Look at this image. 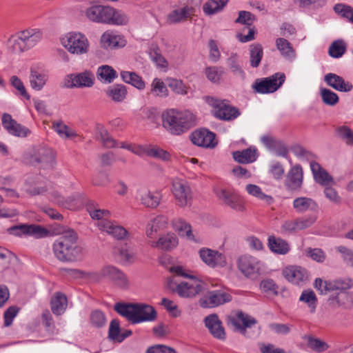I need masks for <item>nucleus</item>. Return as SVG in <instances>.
Wrapping results in <instances>:
<instances>
[{"label":"nucleus","instance_id":"1","mask_svg":"<svg viewBox=\"0 0 353 353\" xmlns=\"http://www.w3.org/2000/svg\"><path fill=\"white\" fill-rule=\"evenodd\" d=\"M170 272L175 274L168 279L167 285L172 292L182 298H193L204 289V283L185 272L181 266H174Z\"/></svg>","mask_w":353,"mask_h":353},{"label":"nucleus","instance_id":"2","mask_svg":"<svg viewBox=\"0 0 353 353\" xmlns=\"http://www.w3.org/2000/svg\"><path fill=\"white\" fill-rule=\"evenodd\" d=\"M78 235L71 229L63 231L52 244V252L61 262H75L83 256V249L78 243Z\"/></svg>","mask_w":353,"mask_h":353},{"label":"nucleus","instance_id":"3","mask_svg":"<svg viewBox=\"0 0 353 353\" xmlns=\"http://www.w3.org/2000/svg\"><path fill=\"white\" fill-rule=\"evenodd\" d=\"M195 123L194 115L188 110L168 109L162 113V125L172 134L179 135Z\"/></svg>","mask_w":353,"mask_h":353},{"label":"nucleus","instance_id":"4","mask_svg":"<svg viewBox=\"0 0 353 353\" xmlns=\"http://www.w3.org/2000/svg\"><path fill=\"white\" fill-rule=\"evenodd\" d=\"M114 309L121 316L134 324L152 321L157 317V312L154 307L147 304L117 303Z\"/></svg>","mask_w":353,"mask_h":353},{"label":"nucleus","instance_id":"5","mask_svg":"<svg viewBox=\"0 0 353 353\" xmlns=\"http://www.w3.org/2000/svg\"><path fill=\"white\" fill-rule=\"evenodd\" d=\"M60 43L69 53L77 56L86 54L90 50L89 40L81 32L72 31L63 34Z\"/></svg>","mask_w":353,"mask_h":353},{"label":"nucleus","instance_id":"6","mask_svg":"<svg viewBox=\"0 0 353 353\" xmlns=\"http://www.w3.org/2000/svg\"><path fill=\"white\" fill-rule=\"evenodd\" d=\"M237 268L247 279H257L264 270V263L251 255H242L237 259Z\"/></svg>","mask_w":353,"mask_h":353},{"label":"nucleus","instance_id":"7","mask_svg":"<svg viewBox=\"0 0 353 353\" xmlns=\"http://www.w3.org/2000/svg\"><path fill=\"white\" fill-rule=\"evenodd\" d=\"M205 101L213 108L212 112L214 117L219 119L231 121L235 119L240 115L239 110L231 106L228 101L208 97H206Z\"/></svg>","mask_w":353,"mask_h":353},{"label":"nucleus","instance_id":"8","mask_svg":"<svg viewBox=\"0 0 353 353\" xmlns=\"http://www.w3.org/2000/svg\"><path fill=\"white\" fill-rule=\"evenodd\" d=\"M226 321L233 330L245 335L246 329L250 328L257 323V321L241 310H234L226 316Z\"/></svg>","mask_w":353,"mask_h":353},{"label":"nucleus","instance_id":"9","mask_svg":"<svg viewBox=\"0 0 353 353\" xmlns=\"http://www.w3.org/2000/svg\"><path fill=\"white\" fill-rule=\"evenodd\" d=\"M172 192L176 204L185 208L190 206L192 201V190L188 182L180 179H174L172 183Z\"/></svg>","mask_w":353,"mask_h":353},{"label":"nucleus","instance_id":"10","mask_svg":"<svg viewBox=\"0 0 353 353\" xmlns=\"http://www.w3.org/2000/svg\"><path fill=\"white\" fill-rule=\"evenodd\" d=\"M285 79V76L283 73L278 72L269 77L256 79L252 87L257 93H272L282 85Z\"/></svg>","mask_w":353,"mask_h":353},{"label":"nucleus","instance_id":"11","mask_svg":"<svg viewBox=\"0 0 353 353\" xmlns=\"http://www.w3.org/2000/svg\"><path fill=\"white\" fill-rule=\"evenodd\" d=\"M352 285V281L350 279H340L331 281L332 291L339 290L340 292L336 296L330 299V304L334 307H339L347 302H352L353 295L343 292L350 289Z\"/></svg>","mask_w":353,"mask_h":353},{"label":"nucleus","instance_id":"12","mask_svg":"<svg viewBox=\"0 0 353 353\" xmlns=\"http://www.w3.org/2000/svg\"><path fill=\"white\" fill-rule=\"evenodd\" d=\"M213 192L218 199L232 209L238 212L244 210L243 199L236 192L220 185L214 186Z\"/></svg>","mask_w":353,"mask_h":353},{"label":"nucleus","instance_id":"13","mask_svg":"<svg viewBox=\"0 0 353 353\" xmlns=\"http://www.w3.org/2000/svg\"><path fill=\"white\" fill-rule=\"evenodd\" d=\"M232 301V295L225 290H215L208 292L199 300L203 308H212Z\"/></svg>","mask_w":353,"mask_h":353},{"label":"nucleus","instance_id":"14","mask_svg":"<svg viewBox=\"0 0 353 353\" xmlns=\"http://www.w3.org/2000/svg\"><path fill=\"white\" fill-rule=\"evenodd\" d=\"M95 81L93 72L85 70L79 73L68 74L65 78V85L67 88H91Z\"/></svg>","mask_w":353,"mask_h":353},{"label":"nucleus","instance_id":"15","mask_svg":"<svg viewBox=\"0 0 353 353\" xmlns=\"http://www.w3.org/2000/svg\"><path fill=\"white\" fill-rule=\"evenodd\" d=\"M99 229L117 240L128 239L130 233L123 226L116 221L104 219L98 223Z\"/></svg>","mask_w":353,"mask_h":353},{"label":"nucleus","instance_id":"16","mask_svg":"<svg viewBox=\"0 0 353 353\" xmlns=\"http://www.w3.org/2000/svg\"><path fill=\"white\" fill-rule=\"evenodd\" d=\"M10 234L15 236L30 235L35 238H43L48 235L49 231L41 225L20 224L8 229Z\"/></svg>","mask_w":353,"mask_h":353},{"label":"nucleus","instance_id":"17","mask_svg":"<svg viewBox=\"0 0 353 353\" xmlns=\"http://www.w3.org/2000/svg\"><path fill=\"white\" fill-rule=\"evenodd\" d=\"M100 276L112 281L117 287L126 289L129 287V281L126 275L117 268L112 265H106L101 268L99 272Z\"/></svg>","mask_w":353,"mask_h":353},{"label":"nucleus","instance_id":"18","mask_svg":"<svg viewBox=\"0 0 353 353\" xmlns=\"http://www.w3.org/2000/svg\"><path fill=\"white\" fill-rule=\"evenodd\" d=\"M137 199L144 207L155 209L161 203L162 193L158 190H150L143 188L138 190Z\"/></svg>","mask_w":353,"mask_h":353},{"label":"nucleus","instance_id":"19","mask_svg":"<svg viewBox=\"0 0 353 353\" xmlns=\"http://www.w3.org/2000/svg\"><path fill=\"white\" fill-rule=\"evenodd\" d=\"M127 43L125 37L119 32L108 30L104 32L100 39L101 46L106 50L123 48Z\"/></svg>","mask_w":353,"mask_h":353},{"label":"nucleus","instance_id":"20","mask_svg":"<svg viewBox=\"0 0 353 353\" xmlns=\"http://www.w3.org/2000/svg\"><path fill=\"white\" fill-rule=\"evenodd\" d=\"M54 159V152L51 149L39 148H32L23 154V161L27 163H48Z\"/></svg>","mask_w":353,"mask_h":353},{"label":"nucleus","instance_id":"21","mask_svg":"<svg viewBox=\"0 0 353 353\" xmlns=\"http://www.w3.org/2000/svg\"><path fill=\"white\" fill-rule=\"evenodd\" d=\"M199 253L202 261L210 268L224 267L227 263L225 256L218 251L203 248Z\"/></svg>","mask_w":353,"mask_h":353},{"label":"nucleus","instance_id":"22","mask_svg":"<svg viewBox=\"0 0 353 353\" xmlns=\"http://www.w3.org/2000/svg\"><path fill=\"white\" fill-rule=\"evenodd\" d=\"M303 181V173L300 165H295L288 171L285 180V186L289 191L301 190Z\"/></svg>","mask_w":353,"mask_h":353},{"label":"nucleus","instance_id":"23","mask_svg":"<svg viewBox=\"0 0 353 353\" xmlns=\"http://www.w3.org/2000/svg\"><path fill=\"white\" fill-rule=\"evenodd\" d=\"M191 141L194 145L207 148H213L217 144L215 134L206 129L194 132L191 135Z\"/></svg>","mask_w":353,"mask_h":353},{"label":"nucleus","instance_id":"24","mask_svg":"<svg viewBox=\"0 0 353 353\" xmlns=\"http://www.w3.org/2000/svg\"><path fill=\"white\" fill-rule=\"evenodd\" d=\"M283 276L290 283L294 285L304 283L308 279L307 271L296 265H290L283 270Z\"/></svg>","mask_w":353,"mask_h":353},{"label":"nucleus","instance_id":"25","mask_svg":"<svg viewBox=\"0 0 353 353\" xmlns=\"http://www.w3.org/2000/svg\"><path fill=\"white\" fill-rule=\"evenodd\" d=\"M236 23H240L245 26V28L248 30L247 34L242 33L239 34L237 37L241 42L246 43L252 41L254 38V28L252 27V15L250 12L247 11H241L239 14V17L235 21Z\"/></svg>","mask_w":353,"mask_h":353},{"label":"nucleus","instance_id":"26","mask_svg":"<svg viewBox=\"0 0 353 353\" xmlns=\"http://www.w3.org/2000/svg\"><path fill=\"white\" fill-rule=\"evenodd\" d=\"M324 81L334 90L341 92H349L353 89L351 82L345 81L342 77L334 74L327 73L324 76Z\"/></svg>","mask_w":353,"mask_h":353},{"label":"nucleus","instance_id":"27","mask_svg":"<svg viewBox=\"0 0 353 353\" xmlns=\"http://www.w3.org/2000/svg\"><path fill=\"white\" fill-rule=\"evenodd\" d=\"M179 244V239L175 234L168 232L159 236L157 241L150 242L152 248H156L163 251L169 252L176 248Z\"/></svg>","mask_w":353,"mask_h":353},{"label":"nucleus","instance_id":"28","mask_svg":"<svg viewBox=\"0 0 353 353\" xmlns=\"http://www.w3.org/2000/svg\"><path fill=\"white\" fill-rule=\"evenodd\" d=\"M2 125L10 134L16 137H26L30 133L27 128L17 123L8 114L2 116Z\"/></svg>","mask_w":353,"mask_h":353},{"label":"nucleus","instance_id":"29","mask_svg":"<svg viewBox=\"0 0 353 353\" xmlns=\"http://www.w3.org/2000/svg\"><path fill=\"white\" fill-rule=\"evenodd\" d=\"M22 189L30 196L43 194L48 191L46 186L43 185L40 177L32 176L27 177Z\"/></svg>","mask_w":353,"mask_h":353},{"label":"nucleus","instance_id":"30","mask_svg":"<svg viewBox=\"0 0 353 353\" xmlns=\"http://www.w3.org/2000/svg\"><path fill=\"white\" fill-rule=\"evenodd\" d=\"M228 68L235 77L244 80L246 74L243 68L240 56L236 52H232L226 60Z\"/></svg>","mask_w":353,"mask_h":353},{"label":"nucleus","instance_id":"31","mask_svg":"<svg viewBox=\"0 0 353 353\" xmlns=\"http://www.w3.org/2000/svg\"><path fill=\"white\" fill-rule=\"evenodd\" d=\"M310 168L314 181L322 186H327L334 184L332 176L319 163L312 161L310 163Z\"/></svg>","mask_w":353,"mask_h":353},{"label":"nucleus","instance_id":"32","mask_svg":"<svg viewBox=\"0 0 353 353\" xmlns=\"http://www.w3.org/2000/svg\"><path fill=\"white\" fill-rule=\"evenodd\" d=\"M25 50L36 46L42 39V32L39 29H27L19 32Z\"/></svg>","mask_w":353,"mask_h":353},{"label":"nucleus","instance_id":"33","mask_svg":"<svg viewBox=\"0 0 353 353\" xmlns=\"http://www.w3.org/2000/svg\"><path fill=\"white\" fill-rule=\"evenodd\" d=\"M205 324L214 337L221 340L225 339V332L216 314H213L206 316Z\"/></svg>","mask_w":353,"mask_h":353},{"label":"nucleus","instance_id":"34","mask_svg":"<svg viewBox=\"0 0 353 353\" xmlns=\"http://www.w3.org/2000/svg\"><path fill=\"white\" fill-rule=\"evenodd\" d=\"M192 8L188 6L176 7L170 12L166 17V23L176 24L185 21L192 14Z\"/></svg>","mask_w":353,"mask_h":353},{"label":"nucleus","instance_id":"35","mask_svg":"<svg viewBox=\"0 0 353 353\" xmlns=\"http://www.w3.org/2000/svg\"><path fill=\"white\" fill-rule=\"evenodd\" d=\"M293 208L299 214L306 212H317L319 205L312 198L300 196L296 198L292 203Z\"/></svg>","mask_w":353,"mask_h":353},{"label":"nucleus","instance_id":"36","mask_svg":"<svg viewBox=\"0 0 353 353\" xmlns=\"http://www.w3.org/2000/svg\"><path fill=\"white\" fill-rule=\"evenodd\" d=\"M168 225V219L164 215H158L152 219L147 225L146 235L153 238L160 230H164Z\"/></svg>","mask_w":353,"mask_h":353},{"label":"nucleus","instance_id":"37","mask_svg":"<svg viewBox=\"0 0 353 353\" xmlns=\"http://www.w3.org/2000/svg\"><path fill=\"white\" fill-rule=\"evenodd\" d=\"M258 150L255 147H250L243 150L233 152L234 159L239 163H251L258 158Z\"/></svg>","mask_w":353,"mask_h":353},{"label":"nucleus","instance_id":"38","mask_svg":"<svg viewBox=\"0 0 353 353\" xmlns=\"http://www.w3.org/2000/svg\"><path fill=\"white\" fill-rule=\"evenodd\" d=\"M268 245L270 251L276 254L285 255L290 250V245L287 241L273 235L268 237Z\"/></svg>","mask_w":353,"mask_h":353},{"label":"nucleus","instance_id":"39","mask_svg":"<svg viewBox=\"0 0 353 353\" xmlns=\"http://www.w3.org/2000/svg\"><path fill=\"white\" fill-rule=\"evenodd\" d=\"M105 92L106 96L114 102L121 103L125 99L128 90L123 84H114L109 86Z\"/></svg>","mask_w":353,"mask_h":353},{"label":"nucleus","instance_id":"40","mask_svg":"<svg viewBox=\"0 0 353 353\" xmlns=\"http://www.w3.org/2000/svg\"><path fill=\"white\" fill-rule=\"evenodd\" d=\"M276 49L279 51L280 54L285 59L293 61L296 58V51L292 44L284 38H278L275 41Z\"/></svg>","mask_w":353,"mask_h":353},{"label":"nucleus","instance_id":"41","mask_svg":"<svg viewBox=\"0 0 353 353\" xmlns=\"http://www.w3.org/2000/svg\"><path fill=\"white\" fill-rule=\"evenodd\" d=\"M172 225L173 229L177 232L180 236H185L188 240H194L190 224L182 218L177 217L173 219Z\"/></svg>","mask_w":353,"mask_h":353},{"label":"nucleus","instance_id":"42","mask_svg":"<svg viewBox=\"0 0 353 353\" xmlns=\"http://www.w3.org/2000/svg\"><path fill=\"white\" fill-rule=\"evenodd\" d=\"M48 80L46 72L31 69L30 75V83L31 88L37 91L41 90Z\"/></svg>","mask_w":353,"mask_h":353},{"label":"nucleus","instance_id":"43","mask_svg":"<svg viewBox=\"0 0 353 353\" xmlns=\"http://www.w3.org/2000/svg\"><path fill=\"white\" fill-rule=\"evenodd\" d=\"M302 339L308 348L316 352H325L330 347L327 343L312 335L305 334Z\"/></svg>","mask_w":353,"mask_h":353},{"label":"nucleus","instance_id":"44","mask_svg":"<svg viewBox=\"0 0 353 353\" xmlns=\"http://www.w3.org/2000/svg\"><path fill=\"white\" fill-rule=\"evenodd\" d=\"M245 189L249 195L256 198L268 205L272 204L274 201V198L271 195L264 193L262 189L255 184H248L245 185Z\"/></svg>","mask_w":353,"mask_h":353},{"label":"nucleus","instance_id":"45","mask_svg":"<svg viewBox=\"0 0 353 353\" xmlns=\"http://www.w3.org/2000/svg\"><path fill=\"white\" fill-rule=\"evenodd\" d=\"M68 305L67 298L65 294L57 292L51 299V310L55 315H61L64 313Z\"/></svg>","mask_w":353,"mask_h":353},{"label":"nucleus","instance_id":"46","mask_svg":"<svg viewBox=\"0 0 353 353\" xmlns=\"http://www.w3.org/2000/svg\"><path fill=\"white\" fill-rule=\"evenodd\" d=\"M120 75L125 83L132 85L139 90L145 89V82L137 73L130 71H121Z\"/></svg>","mask_w":353,"mask_h":353},{"label":"nucleus","instance_id":"47","mask_svg":"<svg viewBox=\"0 0 353 353\" xmlns=\"http://www.w3.org/2000/svg\"><path fill=\"white\" fill-rule=\"evenodd\" d=\"M52 129L63 139H72L77 136V134L74 130L65 125L61 121H53Z\"/></svg>","mask_w":353,"mask_h":353},{"label":"nucleus","instance_id":"48","mask_svg":"<svg viewBox=\"0 0 353 353\" xmlns=\"http://www.w3.org/2000/svg\"><path fill=\"white\" fill-rule=\"evenodd\" d=\"M228 0H208L203 6V10L207 15H214L221 12Z\"/></svg>","mask_w":353,"mask_h":353},{"label":"nucleus","instance_id":"49","mask_svg":"<svg viewBox=\"0 0 353 353\" xmlns=\"http://www.w3.org/2000/svg\"><path fill=\"white\" fill-rule=\"evenodd\" d=\"M299 301L307 305L310 313L315 312L318 300L314 291L310 289L304 290L302 292Z\"/></svg>","mask_w":353,"mask_h":353},{"label":"nucleus","instance_id":"50","mask_svg":"<svg viewBox=\"0 0 353 353\" xmlns=\"http://www.w3.org/2000/svg\"><path fill=\"white\" fill-rule=\"evenodd\" d=\"M97 74L99 80L108 83H112L118 77L117 71L108 65L99 67Z\"/></svg>","mask_w":353,"mask_h":353},{"label":"nucleus","instance_id":"51","mask_svg":"<svg viewBox=\"0 0 353 353\" xmlns=\"http://www.w3.org/2000/svg\"><path fill=\"white\" fill-rule=\"evenodd\" d=\"M119 255L123 261L131 263L136 261L137 251L134 245L126 243L120 248Z\"/></svg>","mask_w":353,"mask_h":353},{"label":"nucleus","instance_id":"52","mask_svg":"<svg viewBox=\"0 0 353 353\" xmlns=\"http://www.w3.org/2000/svg\"><path fill=\"white\" fill-rule=\"evenodd\" d=\"M150 87V93L155 97L165 98L169 94V91L166 85L161 79L154 78Z\"/></svg>","mask_w":353,"mask_h":353},{"label":"nucleus","instance_id":"53","mask_svg":"<svg viewBox=\"0 0 353 353\" xmlns=\"http://www.w3.org/2000/svg\"><path fill=\"white\" fill-rule=\"evenodd\" d=\"M86 208L92 219L102 220L109 217L110 215L109 210L99 208L98 204L94 202H89Z\"/></svg>","mask_w":353,"mask_h":353},{"label":"nucleus","instance_id":"54","mask_svg":"<svg viewBox=\"0 0 353 353\" xmlns=\"http://www.w3.org/2000/svg\"><path fill=\"white\" fill-rule=\"evenodd\" d=\"M129 21L128 16L122 10L111 7L110 19L108 24L114 26H125Z\"/></svg>","mask_w":353,"mask_h":353},{"label":"nucleus","instance_id":"55","mask_svg":"<svg viewBox=\"0 0 353 353\" xmlns=\"http://www.w3.org/2000/svg\"><path fill=\"white\" fill-rule=\"evenodd\" d=\"M6 46L9 51L14 53H20L26 51L19 32L8 39Z\"/></svg>","mask_w":353,"mask_h":353},{"label":"nucleus","instance_id":"56","mask_svg":"<svg viewBox=\"0 0 353 353\" xmlns=\"http://www.w3.org/2000/svg\"><path fill=\"white\" fill-rule=\"evenodd\" d=\"M263 48L259 43L252 44L250 46V65L256 68L259 65L263 57Z\"/></svg>","mask_w":353,"mask_h":353},{"label":"nucleus","instance_id":"57","mask_svg":"<svg viewBox=\"0 0 353 353\" xmlns=\"http://www.w3.org/2000/svg\"><path fill=\"white\" fill-rule=\"evenodd\" d=\"M151 60L159 69L166 70L168 65V61L161 54L160 50L157 48H151L149 52Z\"/></svg>","mask_w":353,"mask_h":353},{"label":"nucleus","instance_id":"58","mask_svg":"<svg viewBox=\"0 0 353 353\" xmlns=\"http://www.w3.org/2000/svg\"><path fill=\"white\" fill-rule=\"evenodd\" d=\"M97 129V133L104 146L108 148L117 147L118 143L110 135L108 130L103 125H98Z\"/></svg>","mask_w":353,"mask_h":353},{"label":"nucleus","instance_id":"59","mask_svg":"<svg viewBox=\"0 0 353 353\" xmlns=\"http://www.w3.org/2000/svg\"><path fill=\"white\" fill-rule=\"evenodd\" d=\"M320 95L322 101L325 105L330 106H334L339 101L338 94L327 88H321L320 90Z\"/></svg>","mask_w":353,"mask_h":353},{"label":"nucleus","instance_id":"60","mask_svg":"<svg viewBox=\"0 0 353 353\" xmlns=\"http://www.w3.org/2000/svg\"><path fill=\"white\" fill-rule=\"evenodd\" d=\"M167 84L176 94L185 95L188 94V87L180 79L169 78L167 79Z\"/></svg>","mask_w":353,"mask_h":353},{"label":"nucleus","instance_id":"61","mask_svg":"<svg viewBox=\"0 0 353 353\" xmlns=\"http://www.w3.org/2000/svg\"><path fill=\"white\" fill-rule=\"evenodd\" d=\"M205 74L210 81L214 83H219L224 74V70L221 67L210 66L205 68Z\"/></svg>","mask_w":353,"mask_h":353},{"label":"nucleus","instance_id":"62","mask_svg":"<svg viewBox=\"0 0 353 353\" xmlns=\"http://www.w3.org/2000/svg\"><path fill=\"white\" fill-rule=\"evenodd\" d=\"M66 274L73 279H88L97 280V275L94 272H85L78 269H64Z\"/></svg>","mask_w":353,"mask_h":353},{"label":"nucleus","instance_id":"63","mask_svg":"<svg viewBox=\"0 0 353 353\" xmlns=\"http://www.w3.org/2000/svg\"><path fill=\"white\" fill-rule=\"evenodd\" d=\"M337 136L343 140L347 145H353V131L346 125H340L336 128Z\"/></svg>","mask_w":353,"mask_h":353},{"label":"nucleus","instance_id":"64","mask_svg":"<svg viewBox=\"0 0 353 353\" xmlns=\"http://www.w3.org/2000/svg\"><path fill=\"white\" fill-rule=\"evenodd\" d=\"M336 250L341 254L343 262L348 266L353 267V250L343 245L336 248Z\"/></svg>","mask_w":353,"mask_h":353}]
</instances>
